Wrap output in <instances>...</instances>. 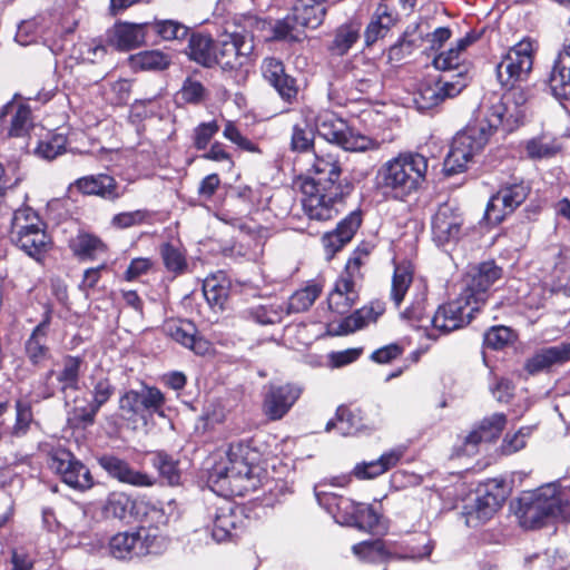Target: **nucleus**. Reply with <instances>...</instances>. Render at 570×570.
<instances>
[{"label":"nucleus","mask_w":570,"mask_h":570,"mask_svg":"<svg viewBox=\"0 0 570 570\" xmlns=\"http://www.w3.org/2000/svg\"><path fill=\"white\" fill-rule=\"evenodd\" d=\"M258 452L248 442L228 444L225 454L214 453L207 471L209 488L222 495H244L256 488Z\"/></svg>","instance_id":"obj_1"},{"label":"nucleus","mask_w":570,"mask_h":570,"mask_svg":"<svg viewBox=\"0 0 570 570\" xmlns=\"http://www.w3.org/2000/svg\"><path fill=\"white\" fill-rule=\"evenodd\" d=\"M429 159L416 151H401L376 174V187L387 198L407 202L426 181Z\"/></svg>","instance_id":"obj_2"},{"label":"nucleus","mask_w":570,"mask_h":570,"mask_svg":"<svg viewBox=\"0 0 570 570\" xmlns=\"http://www.w3.org/2000/svg\"><path fill=\"white\" fill-rule=\"evenodd\" d=\"M528 95L523 88H510L501 95L492 92L482 102V119L474 126L483 129L488 141L497 131L509 135L523 125Z\"/></svg>","instance_id":"obj_3"},{"label":"nucleus","mask_w":570,"mask_h":570,"mask_svg":"<svg viewBox=\"0 0 570 570\" xmlns=\"http://www.w3.org/2000/svg\"><path fill=\"white\" fill-rule=\"evenodd\" d=\"M313 122L321 138L346 151L357 153L379 148V144L374 139L356 131L345 119L332 110L320 111Z\"/></svg>","instance_id":"obj_4"},{"label":"nucleus","mask_w":570,"mask_h":570,"mask_svg":"<svg viewBox=\"0 0 570 570\" xmlns=\"http://www.w3.org/2000/svg\"><path fill=\"white\" fill-rule=\"evenodd\" d=\"M561 511V499L556 488L546 485L533 492H524L517 500L514 513L522 528L532 530L543 527L549 517Z\"/></svg>","instance_id":"obj_5"},{"label":"nucleus","mask_w":570,"mask_h":570,"mask_svg":"<svg viewBox=\"0 0 570 570\" xmlns=\"http://www.w3.org/2000/svg\"><path fill=\"white\" fill-rule=\"evenodd\" d=\"M165 403V394L157 386L145 385L141 392L131 389L119 397V417L136 430L139 422L145 425L154 414H163Z\"/></svg>","instance_id":"obj_6"},{"label":"nucleus","mask_w":570,"mask_h":570,"mask_svg":"<svg viewBox=\"0 0 570 570\" xmlns=\"http://www.w3.org/2000/svg\"><path fill=\"white\" fill-rule=\"evenodd\" d=\"M531 189L530 181L523 177L511 176L502 181L489 198L483 219L490 226L500 225L527 200Z\"/></svg>","instance_id":"obj_7"},{"label":"nucleus","mask_w":570,"mask_h":570,"mask_svg":"<svg viewBox=\"0 0 570 570\" xmlns=\"http://www.w3.org/2000/svg\"><path fill=\"white\" fill-rule=\"evenodd\" d=\"M482 128L466 126L452 139L450 150L443 161V174L451 177L468 170L473 157L481 153L488 144Z\"/></svg>","instance_id":"obj_8"},{"label":"nucleus","mask_w":570,"mask_h":570,"mask_svg":"<svg viewBox=\"0 0 570 570\" xmlns=\"http://www.w3.org/2000/svg\"><path fill=\"white\" fill-rule=\"evenodd\" d=\"M480 306L474 304L463 292L452 301L441 304L430 318L431 331L428 338L436 340L471 323Z\"/></svg>","instance_id":"obj_9"},{"label":"nucleus","mask_w":570,"mask_h":570,"mask_svg":"<svg viewBox=\"0 0 570 570\" xmlns=\"http://www.w3.org/2000/svg\"><path fill=\"white\" fill-rule=\"evenodd\" d=\"M353 191L346 186L334 190L327 187H318L311 184H302V208L305 216L311 220L327 222L334 219L345 199Z\"/></svg>","instance_id":"obj_10"},{"label":"nucleus","mask_w":570,"mask_h":570,"mask_svg":"<svg viewBox=\"0 0 570 570\" xmlns=\"http://www.w3.org/2000/svg\"><path fill=\"white\" fill-rule=\"evenodd\" d=\"M508 498L503 479H489L478 489L473 503L463 507L462 515L469 528H476L494 517Z\"/></svg>","instance_id":"obj_11"},{"label":"nucleus","mask_w":570,"mask_h":570,"mask_svg":"<svg viewBox=\"0 0 570 570\" xmlns=\"http://www.w3.org/2000/svg\"><path fill=\"white\" fill-rule=\"evenodd\" d=\"M533 60L534 47L530 38H523L512 46L495 69L501 86L507 89L520 88L517 83L528 80L533 68Z\"/></svg>","instance_id":"obj_12"},{"label":"nucleus","mask_w":570,"mask_h":570,"mask_svg":"<svg viewBox=\"0 0 570 570\" xmlns=\"http://www.w3.org/2000/svg\"><path fill=\"white\" fill-rule=\"evenodd\" d=\"M157 541V534L146 527H140L135 531H122L111 535L107 550L117 560L131 561L153 553Z\"/></svg>","instance_id":"obj_13"},{"label":"nucleus","mask_w":570,"mask_h":570,"mask_svg":"<svg viewBox=\"0 0 570 570\" xmlns=\"http://www.w3.org/2000/svg\"><path fill=\"white\" fill-rule=\"evenodd\" d=\"M49 468L65 484L75 490L87 491L95 485L90 470L65 448H57L50 452Z\"/></svg>","instance_id":"obj_14"},{"label":"nucleus","mask_w":570,"mask_h":570,"mask_svg":"<svg viewBox=\"0 0 570 570\" xmlns=\"http://www.w3.org/2000/svg\"><path fill=\"white\" fill-rule=\"evenodd\" d=\"M308 173L311 176L303 184L327 187L334 190L346 186L347 190H354L353 181L348 177H342L343 166L338 154L323 150L314 153V160Z\"/></svg>","instance_id":"obj_15"},{"label":"nucleus","mask_w":570,"mask_h":570,"mask_svg":"<svg viewBox=\"0 0 570 570\" xmlns=\"http://www.w3.org/2000/svg\"><path fill=\"white\" fill-rule=\"evenodd\" d=\"M503 268L494 259L480 262L465 274L461 292L481 307L487 302L491 287L503 277Z\"/></svg>","instance_id":"obj_16"},{"label":"nucleus","mask_w":570,"mask_h":570,"mask_svg":"<svg viewBox=\"0 0 570 570\" xmlns=\"http://www.w3.org/2000/svg\"><path fill=\"white\" fill-rule=\"evenodd\" d=\"M105 512L119 520L128 515L134 517L140 522L150 523L154 519H163V509L145 501L144 499L132 498L125 492H111L105 504Z\"/></svg>","instance_id":"obj_17"},{"label":"nucleus","mask_w":570,"mask_h":570,"mask_svg":"<svg viewBox=\"0 0 570 570\" xmlns=\"http://www.w3.org/2000/svg\"><path fill=\"white\" fill-rule=\"evenodd\" d=\"M465 219L461 208L449 202L438 206L431 218L432 239L436 246L458 243L462 236Z\"/></svg>","instance_id":"obj_18"},{"label":"nucleus","mask_w":570,"mask_h":570,"mask_svg":"<svg viewBox=\"0 0 570 570\" xmlns=\"http://www.w3.org/2000/svg\"><path fill=\"white\" fill-rule=\"evenodd\" d=\"M263 79L277 92L282 101L293 105L297 101L299 86L297 79L286 71L283 60L266 57L261 63Z\"/></svg>","instance_id":"obj_19"},{"label":"nucleus","mask_w":570,"mask_h":570,"mask_svg":"<svg viewBox=\"0 0 570 570\" xmlns=\"http://www.w3.org/2000/svg\"><path fill=\"white\" fill-rule=\"evenodd\" d=\"M83 197H97L105 202L116 203L125 194L117 179L106 173L91 174L77 178L69 186Z\"/></svg>","instance_id":"obj_20"},{"label":"nucleus","mask_w":570,"mask_h":570,"mask_svg":"<svg viewBox=\"0 0 570 570\" xmlns=\"http://www.w3.org/2000/svg\"><path fill=\"white\" fill-rule=\"evenodd\" d=\"M246 518L242 508L233 502H225L216 508L212 537L218 542L237 540L245 531Z\"/></svg>","instance_id":"obj_21"},{"label":"nucleus","mask_w":570,"mask_h":570,"mask_svg":"<svg viewBox=\"0 0 570 570\" xmlns=\"http://www.w3.org/2000/svg\"><path fill=\"white\" fill-rule=\"evenodd\" d=\"M254 46L239 32L227 35L216 45L217 66L223 70H238L249 61Z\"/></svg>","instance_id":"obj_22"},{"label":"nucleus","mask_w":570,"mask_h":570,"mask_svg":"<svg viewBox=\"0 0 570 570\" xmlns=\"http://www.w3.org/2000/svg\"><path fill=\"white\" fill-rule=\"evenodd\" d=\"M302 395V389L294 383L271 385L264 394L262 412L269 421L282 420Z\"/></svg>","instance_id":"obj_23"},{"label":"nucleus","mask_w":570,"mask_h":570,"mask_svg":"<svg viewBox=\"0 0 570 570\" xmlns=\"http://www.w3.org/2000/svg\"><path fill=\"white\" fill-rule=\"evenodd\" d=\"M361 283L362 281L340 273L326 298L328 309L338 316L348 315L360 301Z\"/></svg>","instance_id":"obj_24"},{"label":"nucleus","mask_w":570,"mask_h":570,"mask_svg":"<svg viewBox=\"0 0 570 570\" xmlns=\"http://www.w3.org/2000/svg\"><path fill=\"white\" fill-rule=\"evenodd\" d=\"M97 462L109 478L115 479L120 483L139 488L153 487L156 484L155 478L146 472L135 470L128 461L115 454H102L97 458Z\"/></svg>","instance_id":"obj_25"},{"label":"nucleus","mask_w":570,"mask_h":570,"mask_svg":"<svg viewBox=\"0 0 570 570\" xmlns=\"http://www.w3.org/2000/svg\"><path fill=\"white\" fill-rule=\"evenodd\" d=\"M386 304L380 298L370 301L361 308L350 313L340 322L336 328L327 326V333L332 336H342L360 331L372 323H376L385 313Z\"/></svg>","instance_id":"obj_26"},{"label":"nucleus","mask_w":570,"mask_h":570,"mask_svg":"<svg viewBox=\"0 0 570 570\" xmlns=\"http://www.w3.org/2000/svg\"><path fill=\"white\" fill-rule=\"evenodd\" d=\"M164 331L173 341L197 355H206L212 347L210 342L199 334L196 324L190 320H169L165 323Z\"/></svg>","instance_id":"obj_27"},{"label":"nucleus","mask_w":570,"mask_h":570,"mask_svg":"<svg viewBox=\"0 0 570 570\" xmlns=\"http://www.w3.org/2000/svg\"><path fill=\"white\" fill-rule=\"evenodd\" d=\"M570 361V343L542 347L524 362L523 368L529 375L549 372L554 365H562Z\"/></svg>","instance_id":"obj_28"},{"label":"nucleus","mask_w":570,"mask_h":570,"mask_svg":"<svg viewBox=\"0 0 570 570\" xmlns=\"http://www.w3.org/2000/svg\"><path fill=\"white\" fill-rule=\"evenodd\" d=\"M72 256L80 263L95 262L109 254V245L97 234L79 230L68 242Z\"/></svg>","instance_id":"obj_29"},{"label":"nucleus","mask_w":570,"mask_h":570,"mask_svg":"<svg viewBox=\"0 0 570 570\" xmlns=\"http://www.w3.org/2000/svg\"><path fill=\"white\" fill-rule=\"evenodd\" d=\"M186 39L188 41L184 53L190 61L204 68L217 66L216 42L209 32L189 30Z\"/></svg>","instance_id":"obj_30"},{"label":"nucleus","mask_w":570,"mask_h":570,"mask_svg":"<svg viewBox=\"0 0 570 570\" xmlns=\"http://www.w3.org/2000/svg\"><path fill=\"white\" fill-rule=\"evenodd\" d=\"M109 40L112 46L121 51H129L150 43L148 21L142 23H116Z\"/></svg>","instance_id":"obj_31"},{"label":"nucleus","mask_w":570,"mask_h":570,"mask_svg":"<svg viewBox=\"0 0 570 570\" xmlns=\"http://www.w3.org/2000/svg\"><path fill=\"white\" fill-rule=\"evenodd\" d=\"M508 423V417L504 413H493L490 416L483 417L478 425L465 436L463 445L471 446L476 450L478 445L482 442H495Z\"/></svg>","instance_id":"obj_32"},{"label":"nucleus","mask_w":570,"mask_h":570,"mask_svg":"<svg viewBox=\"0 0 570 570\" xmlns=\"http://www.w3.org/2000/svg\"><path fill=\"white\" fill-rule=\"evenodd\" d=\"M547 85L557 99H570V48L562 49L553 60Z\"/></svg>","instance_id":"obj_33"},{"label":"nucleus","mask_w":570,"mask_h":570,"mask_svg":"<svg viewBox=\"0 0 570 570\" xmlns=\"http://www.w3.org/2000/svg\"><path fill=\"white\" fill-rule=\"evenodd\" d=\"M404 449L394 448L372 461H362L356 463L352 470V475L357 480H372L395 468L404 456Z\"/></svg>","instance_id":"obj_34"},{"label":"nucleus","mask_w":570,"mask_h":570,"mask_svg":"<svg viewBox=\"0 0 570 570\" xmlns=\"http://www.w3.org/2000/svg\"><path fill=\"white\" fill-rule=\"evenodd\" d=\"M397 13L387 3L380 2L364 30V45L370 48L383 39L397 22Z\"/></svg>","instance_id":"obj_35"},{"label":"nucleus","mask_w":570,"mask_h":570,"mask_svg":"<svg viewBox=\"0 0 570 570\" xmlns=\"http://www.w3.org/2000/svg\"><path fill=\"white\" fill-rule=\"evenodd\" d=\"M291 13L302 30L317 29L327 14V0H295Z\"/></svg>","instance_id":"obj_36"},{"label":"nucleus","mask_w":570,"mask_h":570,"mask_svg":"<svg viewBox=\"0 0 570 570\" xmlns=\"http://www.w3.org/2000/svg\"><path fill=\"white\" fill-rule=\"evenodd\" d=\"M361 37V23L355 20L346 21L336 27L332 39L326 43V51L332 57H343L355 46Z\"/></svg>","instance_id":"obj_37"},{"label":"nucleus","mask_w":570,"mask_h":570,"mask_svg":"<svg viewBox=\"0 0 570 570\" xmlns=\"http://www.w3.org/2000/svg\"><path fill=\"white\" fill-rule=\"evenodd\" d=\"M11 240L14 246L40 264H43L47 255L53 248V239L47 228H41V230Z\"/></svg>","instance_id":"obj_38"},{"label":"nucleus","mask_w":570,"mask_h":570,"mask_svg":"<svg viewBox=\"0 0 570 570\" xmlns=\"http://www.w3.org/2000/svg\"><path fill=\"white\" fill-rule=\"evenodd\" d=\"M366 429L361 410L342 404L336 409L335 416L326 425V431L336 430L343 436L355 435Z\"/></svg>","instance_id":"obj_39"},{"label":"nucleus","mask_w":570,"mask_h":570,"mask_svg":"<svg viewBox=\"0 0 570 570\" xmlns=\"http://www.w3.org/2000/svg\"><path fill=\"white\" fill-rule=\"evenodd\" d=\"M86 367L83 355L65 354L61 357V368L57 371V382L60 391H78Z\"/></svg>","instance_id":"obj_40"},{"label":"nucleus","mask_w":570,"mask_h":570,"mask_svg":"<svg viewBox=\"0 0 570 570\" xmlns=\"http://www.w3.org/2000/svg\"><path fill=\"white\" fill-rule=\"evenodd\" d=\"M150 43L160 41H183L189 35L190 28L175 19L154 18L148 21Z\"/></svg>","instance_id":"obj_41"},{"label":"nucleus","mask_w":570,"mask_h":570,"mask_svg":"<svg viewBox=\"0 0 570 570\" xmlns=\"http://www.w3.org/2000/svg\"><path fill=\"white\" fill-rule=\"evenodd\" d=\"M317 498L321 505L334 517L336 522L351 525L357 502L335 492H322Z\"/></svg>","instance_id":"obj_42"},{"label":"nucleus","mask_w":570,"mask_h":570,"mask_svg":"<svg viewBox=\"0 0 570 570\" xmlns=\"http://www.w3.org/2000/svg\"><path fill=\"white\" fill-rule=\"evenodd\" d=\"M23 353L32 367H45L53 358L49 335L30 332L23 343Z\"/></svg>","instance_id":"obj_43"},{"label":"nucleus","mask_w":570,"mask_h":570,"mask_svg":"<svg viewBox=\"0 0 570 570\" xmlns=\"http://www.w3.org/2000/svg\"><path fill=\"white\" fill-rule=\"evenodd\" d=\"M415 267L412 262L403 259L394 263L390 297L399 308L413 283Z\"/></svg>","instance_id":"obj_44"},{"label":"nucleus","mask_w":570,"mask_h":570,"mask_svg":"<svg viewBox=\"0 0 570 570\" xmlns=\"http://www.w3.org/2000/svg\"><path fill=\"white\" fill-rule=\"evenodd\" d=\"M151 465L168 485L175 487L180 484L181 469L178 454L169 453L166 450L153 451Z\"/></svg>","instance_id":"obj_45"},{"label":"nucleus","mask_w":570,"mask_h":570,"mask_svg":"<svg viewBox=\"0 0 570 570\" xmlns=\"http://www.w3.org/2000/svg\"><path fill=\"white\" fill-rule=\"evenodd\" d=\"M171 62V56L159 49L142 50L129 57V65L135 71H165Z\"/></svg>","instance_id":"obj_46"},{"label":"nucleus","mask_w":570,"mask_h":570,"mask_svg":"<svg viewBox=\"0 0 570 570\" xmlns=\"http://www.w3.org/2000/svg\"><path fill=\"white\" fill-rule=\"evenodd\" d=\"M47 223L40 215L29 206L14 210L11 219L10 236L11 239L26 236L41 228H47Z\"/></svg>","instance_id":"obj_47"},{"label":"nucleus","mask_w":570,"mask_h":570,"mask_svg":"<svg viewBox=\"0 0 570 570\" xmlns=\"http://www.w3.org/2000/svg\"><path fill=\"white\" fill-rule=\"evenodd\" d=\"M203 293L207 303L215 312L223 311L229 298L230 282L226 277L212 275L205 278Z\"/></svg>","instance_id":"obj_48"},{"label":"nucleus","mask_w":570,"mask_h":570,"mask_svg":"<svg viewBox=\"0 0 570 570\" xmlns=\"http://www.w3.org/2000/svg\"><path fill=\"white\" fill-rule=\"evenodd\" d=\"M68 142L67 135L49 131L38 140L33 154L40 159L51 161L66 154Z\"/></svg>","instance_id":"obj_49"},{"label":"nucleus","mask_w":570,"mask_h":570,"mask_svg":"<svg viewBox=\"0 0 570 570\" xmlns=\"http://www.w3.org/2000/svg\"><path fill=\"white\" fill-rule=\"evenodd\" d=\"M323 284L309 281L306 285L295 291L288 298L287 313H303L311 308L314 302L321 296Z\"/></svg>","instance_id":"obj_50"},{"label":"nucleus","mask_w":570,"mask_h":570,"mask_svg":"<svg viewBox=\"0 0 570 570\" xmlns=\"http://www.w3.org/2000/svg\"><path fill=\"white\" fill-rule=\"evenodd\" d=\"M18 94H16L11 100H16L18 98ZM12 117L10 120V126L8 127V137L10 138H21L29 135L30 129L33 127L32 124V110L30 106L26 102H20L18 105L12 106L9 110V114L12 112Z\"/></svg>","instance_id":"obj_51"},{"label":"nucleus","mask_w":570,"mask_h":570,"mask_svg":"<svg viewBox=\"0 0 570 570\" xmlns=\"http://www.w3.org/2000/svg\"><path fill=\"white\" fill-rule=\"evenodd\" d=\"M159 254L166 271L174 276L183 275L188 268L186 250L171 242L159 247Z\"/></svg>","instance_id":"obj_52"},{"label":"nucleus","mask_w":570,"mask_h":570,"mask_svg":"<svg viewBox=\"0 0 570 570\" xmlns=\"http://www.w3.org/2000/svg\"><path fill=\"white\" fill-rule=\"evenodd\" d=\"M315 127L312 120L305 117L293 125L289 148L294 153H307L314 149Z\"/></svg>","instance_id":"obj_53"},{"label":"nucleus","mask_w":570,"mask_h":570,"mask_svg":"<svg viewBox=\"0 0 570 570\" xmlns=\"http://www.w3.org/2000/svg\"><path fill=\"white\" fill-rule=\"evenodd\" d=\"M374 248L375 245L372 242H360L352 250L341 273L352 276L358 281H363L364 274L361 269L368 262Z\"/></svg>","instance_id":"obj_54"},{"label":"nucleus","mask_w":570,"mask_h":570,"mask_svg":"<svg viewBox=\"0 0 570 570\" xmlns=\"http://www.w3.org/2000/svg\"><path fill=\"white\" fill-rule=\"evenodd\" d=\"M157 213L149 209H136L114 215L111 225L119 229H126L139 225H153L156 223Z\"/></svg>","instance_id":"obj_55"},{"label":"nucleus","mask_w":570,"mask_h":570,"mask_svg":"<svg viewBox=\"0 0 570 570\" xmlns=\"http://www.w3.org/2000/svg\"><path fill=\"white\" fill-rule=\"evenodd\" d=\"M382 518L381 512L372 504L357 502V508L353 514L350 527L357 528L363 531L372 532L377 528Z\"/></svg>","instance_id":"obj_56"},{"label":"nucleus","mask_w":570,"mask_h":570,"mask_svg":"<svg viewBox=\"0 0 570 570\" xmlns=\"http://www.w3.org/2000/svg\"><path fill=\"white\" fill-rule=\"evenodd\" d=\"M14 410L16 419L13 425L11 426L10 434L14 438H21L27 435L31 428V423L33 422L31 402L18 399L14 402Z\"/></svg>","instance_id":"obj_57"},{"label":"nucleus","mask_w":570,"mask_h":570,"mask_svg":"<svg viewBox=\"0 0 570 570\" xmlns=\"http://www.w3.org/2000/svg\"><path fill=\"white\" fill-rule=\"evenodd\" d=\"M294 17L289 12L283 19L276 20L272 28V38L277 41L299 42L302 41L301 27L294 21Z\"/></svg>","instance_id":"obj_58"},{"label":"nucleus","mask_w":570,"mask_h":570,"mask_svg":"<svg viewBox=\"0 0 570 570\" xmlns=\"http://www.w3.org/2000/svg\"><path fill=\"white\" fill-rule=\"evenodd\" d=\"M513 342V332L504 325L490 327L483 337V345L492 351H501Z\"/></svg>","instance_id":"obj_59"},{"label":"nucleus","mask_w":570,"mask_h":570,"mask_svg":"<svg viewBox=\"0 0 570 570\" xmlns=\"http://www.w3.org/2000/svg\"><path fill=\"white\" fill-rule=\"evenodd\" d=\"M37 560L24 547H13L6 560V570H35Z\"/></svg>","instance_id":"obj_60"},{"label":"nucleus","mask_w":570,"mask_h":570,"mask_svg":"<svg viewBox=\"0 0 570 570\" xmlns=\"http://www.w3.org/2000/svg\"><path fill=\"white\" fill-rule=\"evenodd\" d=\"M532 433L531 426H521L514 433H507L501 443V452L504 455H511L527 446V440Z\"/></svg>","instance_id":"obj_61"},{"label":"nucleus","mask_w":570,"mask_h":570,"mask_svg":"<svg viewBox=\"0 0 570 570\" xmlns=\"http://www.w3.org/2000/svg\"><path fill=\"white\" fill-rule=\"evenodd\" d=\"M435 542L426 533H419L411 538L406 544L407 556L411 559H423L431 556Z\"/></svg>","instance_id":"obj_62"},{"label":"nucleus","mask_w":570,"mask_h":570,"mask_svg":"<svg viewBox=\"0 0 570 570\" xmlns=\"http://www.w3.org/2000/svg\"><path fill=\"white\" fill-rule=\"evenodd\" d=\"M207 89L193 77H187L180 88V97L184 102L189 105H199L207 98Z\"/></svg>","instance_id":"obj_63"},{"label":"nucleus","mask_w":570,"mask_h":570,"mask_svg":"<svg viewBox=\"0 0 570 570\" xmlns=\"http://www.w3.org/2000/svg\"><path fill=\"white\" fill-rule=\"evenodd\" d=\"M414 101L419 110H430L443 102L435 81L422 85Z\"/></svg>","instance_id":"obj_64"}]
</instances>
